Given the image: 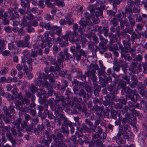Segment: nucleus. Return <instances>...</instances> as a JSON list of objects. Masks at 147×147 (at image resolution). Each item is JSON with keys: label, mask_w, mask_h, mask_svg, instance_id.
Segmentation results:
<instances>
[{"label": "nucleus", "mask_w": 147, "mask_h": 147, "mask_svg": "<svg viewBox=\"0 0 147 147\" xmlns=\"http://www.w3.org/2000/svg\"><path fill=\"white\" fill-rule=\"evenodd\" d=\"M66 34L69 37V40L71 42L75 44V46H71L70 48V51L73 54L74 58L77 61L80 60L82 56L86 58V52L81 49L80 42L79 41L78 38H75V37L76 36L73 35V32L68 31L66 32Z\"/></svg>", "instance_id": "obj_1"}, {"label": "nucleus", "mask_w": 147, "mask_h": 147, "mask_svg": "<svg viewBox=\"0 0 147 147\" xmlns=\"http://www.w3.org/2000/svg\"><path fill=\"white\" fill-rule=\"evenodd\" d=\"M56 100L54 104L50 106V108L52 111H55V113H57L56 114V117L59 116L58 110H61L62 108L64 109L66 105L64 96L62 95L58 96L57 93H55Z\"/></svg>", "instance_id": "obj_2"}, {"label": "nucleus", "mask_w": 147, "mask_h": 147, "mask_svg": "<svg viewBox=\"0 0 147 147\" xmlns=\"http://www.w3.org/2000/svg\"><path fill=\"white\" fill-rule=\"evenodd\" d=\"M30 100L22 95L18 99L14 101L16 108L22 112H27L28 110L30 105Z\"/></svg>", "instance_id": "obj_3"}, {"label": "nucleus", "mask_w": 147, "mask_h": 147, "mask_svg": "<svg viewBox=\"0 0 147 147\" xmlns=\"http://www.w3.org/2000/svg\"><path fill=\"white\" fill-rule=\"evenodd\" d=\"M55 122L57 123V125L60 126L62 123V121L63 122L61 125V132H62L67 136L69 133L68 127L66 125L70 121L68 120L67 118L63 114H60L59 117H56L54 119Z\"/></svg>", "instance_id": "obj_4"}, {"label": "nucleus", "mask_w": 147, "mask_h": 147, "mask_svg": "<svg viewBox=\"0 0 147 147\" xmlns=\"http://www.w3.org/2000/svg\"><path fill=\"white\" fill-rule=\"evenodd\" d=\"M5 16H8L11 20H13V25L17 26L19 23L20 20L18 18L19 15L18 12L15 11L13 9H9L7 12H5Z\"/></svg>", "instance_id": "obj_5"}, {"label": "nucleus", "mask_w": 147, "mask_h": 147, "mask_svg": "<svg viewBox=\"0 0 147 147\" xmlns=\"http://www.w3.org/2000/svg\"><path fill=\"white\" fill-rule=\"evenodd\" d=\"M105 6L103 5L101 6V7L96 8L93 14H92L91 18H92V22L94 24H96L98 22L99 20L98 17L100 16L102 17L103 15L102 11L105 9ZM91 22H92L91 21Z\"/></svg>", "instance_id": "obj_6"}, {"label": "nucleus", "mask_w": 147, "mask_h": 147, "mask_svg": "<svg viewBox=\"0 0 147 147\" xmlns=\"http://www.w3.org/2000/svg\"><path fill=\"white\" fill-rule=\"evenodd\" d=\"M124 29L123 32L125 33H129L131 35V40L132 42H134L136 38L139 39L141 38V34L140 32H137L138 34L133 31V29L126 28Z\"/></svg>", "instance_id": "obj_7"}, {"label": "nucleus", "mask_w": 147, "mask_h": 147, "mask_svg": "<svg viewBox=\"0 0 147 147\" xmlns=\"http://www.w3.org/2000/svg\"><path fill=\"white\" fill-rule=\"evenodd\" d=\"M61 132V130L60 131L58 132L55 134H52V137L55 143L57 144V145H61L65 144L62 140L64 138V136Z\"/></svg>", "instance_id": "obj_8"}, {"label": "nucleus", "mask_w": 147, "mask_h": 147, "mask_svg": "<svg viewBox=\"0 0 147 147\" xmlns=\"http://www.w3.org/2000/svg\"><path fill=\"white\" fill-rule=\"evenodd\" d=\"M119 22V20L115 17L110 21V24L111 25H112L110 28V30L112 32H117L118 33L120 31V27L119 26H117Z\"/></svg>", "instance_id": "obj_9"}, {"label": "nucleus", "mask_w": 147, "mask_h": 147, "mask_svg": "<svg viewBox=\"0 0 147 147\" xmlns=\"http://www.w3.org/2000/svg\"><path fill=\"white\" fill-rule=\"evenodd\" d=\"M124 12L121 10L119 11L118 13L115 16V18L119 20L120 22V25L121 27L122 28H124L125 26H128L129 25V23L127 20L125 19L123 20L121 18L122 14H124Z\"/></svg>", "instance_id": "obj_10"}, {"label": "nucleus", "mask_w": 147, "mask_h": 147, "mask_svg": "<svg viewBox=\"0 0 147 147\" xmlns=\"http://www.w3.org/2000/svg\"><path fill=\"white\" fill-rule=\"evenodd\" d=\"M138 94L131 93L129 94H126L125 97L127 98V104L128 106H132V104L133 103H136L137 100V97Z\"/></svg>", "instance_id": "obj_11"}, {"label": "nucleus", "mask_w": 147, "mask_h": 147, "mask_svg": "<svg viewBox=\"0 0 147 147\" xmlns=\"http://www.w3.org/2000/svg\"><path fill=\"white\" fill-rule=\"evenodd\" d=\"M11 132L12 135L15 137H21L22 136L23 134L21 131H23V129L22 128H19L13 126L11 127Z\"/></svg>", "instance_id": "obj_12"}, {"label": "nucleus", "mask_w": 147, "mask_h": 147, "mask_svg": "<svg viewBox=\"0 0 147 147\" xmlns=\"http://www.w3.org/2000/svg\"><path fill=\"white\" fill-rule=\"evenodd\" d=\"M92 129L93 132H95V134H93L92 135V139L93 140L91 141H93V143L94 142V136H95V137L96 138H98V137L100 138L99 135L101 134L102 132V129L99 126H97L94 125L92 126Z\"/></svg>", "instance_id": "obj_13"}, {"label": "nucleus", "mask_w": 147, "mask_h": 147, "mask_svg": "<svg viewBox=\"0 0 147 147\" xmlns=\"http://www.w3.org/2000/svg\"><path fill=\"white\" fill-rule=\"evenodd\" d=\"M99 79V83L102 87H105L106 85L109 83L111 84L112 82L111 77L110 76L105 78L100 77Z\"/></svg>", "instance_id": "obj_14"}, {"label": "nucleus", "mask_w": 147, "mask_h": 147, "mask_svg": "<svg viewBox=\"0 0 147 147\" xmlns=\"http://www.w3.org/2000/svg\"><path fill=\"white\" fill-rule=\"evenodd\" d=\"M2 110L5 114L8 115H13L16 113L14 107L13 105H10L8 107L4 106L3 107Z\"/></svg>", "instance_id": "obj_15"}, {"label": "nucleus", "mask_w": 147, "mask_h": 147, "mask_svg": "<svg viewBox=\"0 0 147 147\" xmlns=\"http://www.w3.org/2000/svg\"><path fill=\"white\" fill-rule=\"evenodd\" d=\"M94 142L93 141L90 142V144L94 147H104L102 142V139L100 138L99 137L96 138L95 136H94Z\"/></svg>", "instance_id": "obj_16"}, {"label": "nucleus", "mask_w": 147, "mask_h": 147, "mask_svg": "<svg viewBox=\"0 0 147 147\" xmlns=\"http://www.w3.org/2000/svg\"><path fill=\"white\" fill-rule=\"evenodd\" d=\"M88 71H86L85 74H86L87 77L90 78L91 80H92L93 84L96 83L97 81V77L95 76V73L96 71L95 70L92 71V70H90L88 69Z\"/></svg>", "instance_id": "obj_17"}, {"label": "nucleus", "mask_w": 147, "mask_h": 147, "mask_svg": "<svg viewBox=\"0 0 147 147\" xmlns=\"http://www.w3.org/2000/svg\"><path fill=\"white\" fill-rule=\"evenodd\" d=\"M125 117H121L120 119V121L122 123L123 125L125 124L129 121H130V120L131 119L132 121L131 123L132 124L135 125L136 124L137 121L136 120V118L135 117H134V118L132 119H131V117H130V116H125Z\"/></svg>", "instance_id": "obj_18"}, {"label": "nucleus", "mask_w": 147, "mask_h": 147, "mask_svg": "<svg viewBox=\"0 0 147 147\" xmlns=\"http://www.w3.org/2000/svg\"><path fill=\"white\" fill-rule=\"evenodd\" d=\"M90 119L92 120L95 121L94 125L98 126L102 121L103 118L102 115H99V116L93 115L91 116Z\"/></svg>", "instance_id": "obj_19"}, {"label": "nucleus", "mask_w": 147, "mask_h": 147, "mask_svg": "<svg viewBox=\"0 0 147 147\" xmlns=\"http://www.w3.org/2000/svg\"><path fill=\"white\" fill-rule=\"evenodd\" d=\"M45 127L43 124L38 125L34 129L33 132L37 136H40L42 134V131L44 130Z\"/></svg>", "instance_id": "obj_20"}, {"label": "nucleus", "mask_w": 147, "mask_h": 147, "mask_svg": "<svg viewBox=\"0 0 147 147\" xmlns=\"http://www.w3.org/2000/svg\"><path fill=\"white\" fill-rule=\"evenodd\" d=\"M131 83L129 84L130 87L134 88H135L138 83V81L137 76L135 75H133L131 76Z\"/></svg>", "instance_id": "obj_21"}, {"label": "nucleus", "mask_w": 147, "mask_h": 147, "mask_svg": "<svg viewBox=\"0 0 147 147\" xmlns=\"http://www.w3.org/2000/svg\"><path fill=\"white\" fill-rule=\"evenodd\" d=\"M42 88L39 89L40 90L42 91L41 93L42 94H46V90L50 89L51 88V86H50V83H49L46 80H45L42 83Z\"/></svg>", "instance_id": "obj_22"}, {"label": "nucleus", "mask_w": 147, "mask_h": 147, "mask_svg": "<svg viewBox=\"0 0 147 147\" xmlns=\"http://www.w3.org/2000/svg\"><path fill=\"white\" fill-rule=\"evenodd\" d=\"M136 4V2L132 0H128L127 2V5L125 8V13L126 14L131 8L135 6Z\"/></svg>", "instance_id": "obj_23"}, {"label": "nucleus", "mask_w": 147, "mask_h": 147, "mask_svg": "<svg viewBox=\"0 0 147 147\" xmlns=\"http://www.w3.org/2000/svg\"><path fill=\"white\" fill-rule=\"evenodd\" d=\"M89 21H87L84 18H82L79 22V24L80 26L82 28H84L86 27L87 28V30H90V26L89 25Z\"/></svg>", "instance_id": "obj_24"}, {"label": "nucleus", "mask_w": 147, "mask_h": 147, "mask_svg": "<svg viewBox=\"0 0 147 147\" xmlns=\"http://www.w3.org/2000/svg\"><path fill=\"white\" fill-rule=\"evenodd\" d=\"M65 59V57L62 51L59 53L57 56V60L55 62L61 65Z\"/></svg>", "instance_id": "obj_25"}, {"label": "nucleus", "mask_w": 147, "mask_h": 147, "mask_svg": "<svg viewBox=\"0 0 147 147\" xmlns=\"http://www.w3.org/2000/svg\"><path fill=\"white\" fill-rule=\"evenodd\" d=\"M132 109V108L131 109L129 106L128 105H125L124 107L123 108V109L121 111V112L122 114L124 115L125 116H130V112L131 111H133Z\"/></svg>", "instance_id": "obj_26"}, {"label": "nucleus", "mask_w": 147, "mask_h": 147, "mask_svg": "<svg viewBox=\"0 0 147 147\" xmlns=\"http://www.w3.org/2000/svg\"><path fill=\"white\" fill-rule=\"evenodd\" d=\"M127 14V17L128 18L129 20V25L128 26H129V24L130 25V26L131 28L133 29V27L135 26V21L134 19L133 18L134 16L133 15H131L129 14Z\"/></svg>", "instance_id": "obj_27"}, {"label": "nucleus", "mask_w": 147, "mask_h": 147, "mask_svg": "<svg viewBox=\"0 0 147 147\" xmlns=\"http://www.w3.org/2000/svg\"><path fill=\"white\" fill-rule=\"evenodd\" d=\"M111 96L109 94H108L105 97V101L103 102V104L105 106H107L108 105L109 106L113 105V102L111 99Z\"/></svg>", "instance_id": "obj_28"}, {"label": "nucleus", "mask_w": 147, "mask_h": 147, "mask_svg": "<svg viewBox=\"0 0 147 147\" xmlns=\"http://www.w3.org/2000/svg\"><path fill=\"white\" fill-rule=\"evenodd\" d=\"M94 42H89L88 43V49L92 51L93 54L92 55L94 57H95L96 56V49L94 50Z\"/></svg>", "instance_id": "obj_29"}, {"label": "nucleus", "mask_w": 147, "mask_h": 147, "mask_svg": "<svg viewBox=\"0 0 147 147\" xmlns=\"http://www.w3.org/2000/svg\"><path fill=\"white\" fill-rule=\"evenodd\" d=\"M12 117V115H8L4 114L3 119L5 124H9L11 123Z\"/></svg>", "instance_id": "obj_30"}, {"label": "nucleus", "mask_w": 147, "mask_h": 147, "mask_svg": "<svg viewBox=\"0 0 147 147\" xmlns=\"http://www.w3.org/2000/svg\"><path fill=\"white\" fill-rule=\"evenodd\" d=\"M78 129L80 132L83 133L89 132L91 130L90 128L84 123L82 124L81 127L80 128H78Z\"/></svg>", "instance_id": "obj_31"}, {"label": "nucleus", "mask_w": 147, "mask_h": 147, "mask_svg": "<svg viewBox=\"0 0 147 147\" xmlns=\"http://www.w3.org/2000/svg\"><path fill=\"white\" fill-rule=\"evenodd\" d=\"M92 109L95 111V113L96 116H99V115H102V112L104 110V108L103 107H99L96 106L95 107H93Z\"/></svg>", "instance_id": "obj_32"}, {"label": "nucleus", "mask_w": 147, "mask_h": 147, "mask_svg": "<svg viewBox=\"0 0 147 147\" xmlns=\"http://www.w3.org/2000/svg\"><path fill=\"white\" fill-rule=\"evenodd\" d=\"M122 90L127 94H131V93L135 94L136 92V89L132 90L129 87H125Z\"/></svg>", "instance_id": "obj_33"}, {"label": "nucleus", "mask_w": 147, "mask_h": 147, "mask_svg": "<svg viewBox=\"0 0 147 147\" xmlns=\"http://www.w3.org/2000/svg\"><path fill=\"white\" fill-rule=\"evenodd\" d=\"M55 66H51L50 67V71L51 72H55L56 71H58L60 69V67H61V65L55 62Z\"/></svg>", "instance_id": "obj_34"}, {"label": "nucleus", "mask_w": 147, "mask_h": 147, "mask_svg": "<svg viewBox=\"0 0 147 147\" xmlns=\"http://www.w3.org/2000/svg\"><path fill=\"white\" fill-rule=\"evenodd\" d=\"M39 142L42 144H43L42 146L43 147H49V143L48 142V140H47L45 137H41L40 138L39 140Z\"/></svg>", "instance_id": "obj_35"}, {"label": "nucleus", "mask_w": 147, "mask_h": 147, "mask_svg": "<svg viewBox=\"0 0 147 147\" xmlns=\"http://www.w3.org/2000/svg\"><path fill=\"white\" fill-rule=\"evenodd\" d=\"M57 41L58 42L60 47H65L68 45V42L67 41H65L61 38H58Z\"/></svg>", "instance_id": "obj_36"}, {"label": "nucleus", "mask_w": 147, "mask_h": 147, "mask_svg": "<svg viewBox=\"0 0 147 147\" xmlns=\"http://www.w3.org/2000/svg\"><path fill=\"white\" fill-rule=\"evenodd\" d=\"M18 90L17 89L16 87H15L13 88V89L12 90L11 92L15 96V97L16 98L19 99L22 95V93L20 92L18 93Z\"/></svg>", "instance_id": "obj_37"}, {"label": "nucleus", "mask_w": 147, "mask_h": 147, "mask_svg": "<svg viewBox=\"0 0 147 147\" xmlns=\"http://www.w3.org/2000/svg\"><path fill=\"white\" fill-rule=\"evenodd\" d=\"M107 88L108 90L109 91L111 94H117V90L116 89L115 86L111 85L108 86Z\"/></svg>", "instance_id": "obj_38"}, {"label": "nucleus", "mask_w": 147, "mask_h": 147, "mask_svg": "<svg viewBox=\"0 0 147 147\" xmlns=\"http://www.w3.org/2000/svg\"><path fill=\"white\" fill-rule=\"evenodd\" d=\"M29 89L32 94H34L38 91V88L33 84H29L28 86Z\"/></svg>", "instance_id": "obj_39"}, {"label": "nucleus", "mask_w": 147, "mask_h": 147, "mask_svg": "<svg viewBox=\"0 0 147 147\" xmlns=\"http://www.w3.org/2000/svg\"><path fill=\"white\" fill-rule=\"evenodd\" d=\"M78 94L80 96H82L84 99L88 98H89V95L88 93L86 94L84 90L82 89H81Z\"/></svg>", "instance_id": "obj_40"}, {"label": "nucleus", "mask_w": 147, "mask_h": 147, "mask_svg": "<svg viewBox=\"0 0 147 147\" xmlns=\"http://www.w3.org/2000/svg\"><path fill=\"white\" fill-rule=\"evenodd\" d=\"M52 30L54 33H55L57 35H59L61 32V28L57 26H53L52 27Z\"/></svg>", "instance_id": "obj_41"}, {"label": "nucleus", "mask_w": 147, "mask_h": 147, "mask_svg": "<svg viewBox=\"0 0 147 147\" xmlns=\"http://www.w3.org/2000/svg\"><path fill=\"white\" fill-rule=\"evenodd\" d=\"M25 95L26 96L25 97L27 98H29L31 97V100H35L36 97L35 95L34 94H31L30 91H26Z\"/></svg>", "instance_id": "obj_42"}, {"label": "nucleus", "mask_w": 147, "mask_h": 147, "mask_svg": "<svg viewBox=\"0 0 147 147\" xmlns=\"http://www.w3.org/2000/svg\"><path fill=\"white\" fill-rule=\"evenodd\" d=\"M110 31L111 32L109 34V33L108 36L109 37L115 38L116 36L119 37L121 35L120 31H119L118 33H117L116 32H112L111 30Z\"/></svg>", "instance_id": "obj_43"}, {"label": "nucleus", "mask_w": 147, "mask_h": 147, "mask_svg": "<svg viewBox=\"0 0 147 147\" xmlns=\"http://www.w3.org/2000/svg\"><path fill=\"white\" fill-rule=\"evenodd\" d=\"M44 36L45 38V41L48 43H51L52 38L50 37H52V36L51 34L48 33H45L44 34Z\"/></svg>", "instance_id": "obj_44"}, {"label": "nucleus", "mask_w": 147, "mask_h": 147, "mask_svg": "<svg viewBox=\"0 0 147 147\" xmlns=\"http://www.w3.org/2000/svg\"><path fill=\"white\" fill-rule=\"evenodd\" d=\"M71 14H69L65 16L66 22L69 25H71L74 22L72 19L71 18Z\"/></svg>", "instance_id": "obj_45"}, {"label": "nucleus", "mask_w": 147, "mask_h": 147, "mask_svg": "<svg viewBox=\"0 0 147 147\" xmlns=\"http://www.w3.org/2000/svg\"><path fill=\"white\" fill-rule=\"evenodd\" d=\"M40 25L42 28H45L47 30H52V27L50 25L49 23H48L46 24L45 23L41 22L40 24Z\"/></svg>", "instance_id": "obj_46"}, {"label": "nucleus", "mask_w": 147, "mask_h": 147, "mask_svg": "<svg viewBox=\"0 0 147 147\" xmlns=\"http://www.w3.org/2000/svg\"><path fill=\"white\" fill-rule=\"evenodd\" d=\"M126 84H127L125 81L122 80H120L118 83L117 86L119 89L122 88L123 89L125 87Z\"/></svg>", "instance_id": "obj_47"}, {"label": "nucleus", "mask_w": 147, "mask_h": 147, "mask_svg": "<svg viewBox=\"0 0 147 147\" xmlns=\"http://www.w3.org/2000/svg\"><path fill=\"white\" fill-rule=\"evenodd\" d=\"M52 43H48L44 40L41 44V47L42 48H46L47 47H50L52 46Z\"/></svg>", "instance_id": "obj_48"}, {"label": "nucleus", "mask_w": 147, "mask_h": 147, "mask_svg": "<svg viewBox=\"0 0 147 147\" xmlns=\"http://www.w3.org/2000/svg\"><path fill=\"white\" fill-rule=\"evenodd\" d=\"M46 94L45 97L46 98H48L49 96H52L54 91L52 88L50 89L46 90Z\"/></svg>", "instance_id": "obj_49"}, {"label": "nucleus", "mask_w": 147, "mask_h": 147, "mask_svg": "<svg viewBox=\"0 0 147 147\" xmlns=\"http://www.w3.org/2000/svg\"><path fill=\"white\" fill-rule=\"evenodd\" d=\"M136 54H133L132 55V57L134 58V59L137 61H138L141 62L143 59V57L142 55L140 54H138L136 55L135 58L134 56Z\"/></svg>", "instance_id": "obj_50"}, {"label": "nucleus", "mask_w": 147, "mask_h": 147, "mask_svg": "<svg viewBox=\"0 0 147 147\" xmlns=\"http://www.w3.org/2000/svg\"><path fill=\"white\" fill-rule=\"evenodd\" d=\"M105 69H101L99 68L98 69L97 73L98 75L100 77L102 76L104 77L106 76V72Z\"/></svg>", "instance_id": "obj_51"}, {"label": "nucleus", "mask_w": 147, "mask_h": 147, "mask_svg": "<svg viewBox=\"0 0 147 147\" xmlns=\"http://www.w3.org/2000/svg\"><path fill=\"white\" fill-rule=\"evenodd\" d=\"M21 119L20 118H19L15 120L13 122L12 124L16 127L21 128L20 126V125L21 123Z\"/></svg>", "instance_id": "obj_52"}, {"label": "nucleus", "mask_w": 147, "mask_h": 147, "mask_svg": "<svg viewBox=\"0 0 147 147\" xmlns=\"http://www.w3.org/2000/svg\"><path fill=\"white\" fill-rule=\"evenodd\" d=\"M98 66L97 64L96 63H91L90 65L88 66V69L92 70V71L95 70V71H96V70H98Z\"/></svg>", "instance_id": "obj_53"}, {"label": "nucleus", "mask_w": 147, "mask_h": 147, "mask_svg": "<svg viewBox=\"0 0 147 147\" xmlns=\"http://www.w3.org/2000/svg\"><path fill=\"white\" fill-rule=\"evenodd\" d=\"M66 105L67 107H70L72 108L76 107L77 106V105L75 103L74 101L70 100H68L67 103H66Z\"/></svg>", "instance_id": "obj_54"}, {"label": "nucleus", "mask_w": 147, "mask_h": 147, "mask_svg": "<svg viewBox=\"0 0 147 147\" xmlns=\"http://www.w3.org/2000/svg\"><path fill=\"white\" fill-rule=\"evenodd\" d=\"M140 12V9L137 7H136L135 6L133 8H131L130 10L128 12L127 14H129L131 15H133V13H137Z\"/></svg>", "instance_id": "obj_55"}, {"label": "nucleus", "mask_w": 147, "mask_h": 147, "mask_svg": "<svg viewBox=\"0 0 147 147\" xmlns=\"http://www.w3.org/2000/svg\"><path fill=\"white\" fill-rule=\"evenodd\" d=\"M45 111L46 112V114L48 115V117L50 120L53 119H54L56 117L51 112L49 111L47 109H45Z\"/></svg>", "instance_id": "obj_56"}, {"label": "nucleus", "mask_w": 147, "mask_h": 147, "mask_svg": "<svg viewBox=\"0 0 147 147\" xmlns=\"http://www.w3.org/2000/svg\"><path fill=\"white\" fill-rule=\"evenodd\" d=\"M122 78L125 81V82H126L127 84H130V76H127L126 74H124L122 75Z\"/></svg>", "instance_id": "obj_57"}, {"label": "nucleus", "mask_w": 147, "mask_h": 147, "mask_svg": "<svg viewBox=\"0 0 147 147\" xmlns=\"http://www.w3.org/2000/svg\"><path fill=\"white\" fill-rule=\"evenodd\" d=\"M66 126L68 127V126H69L70 128V131L71 134H73L75 130V128L74 127V125H72V123L70 121L68 124L66 125Z\"/></svg>", "instance_id": "obj_58"}, {"label": "nucleus", "mask_w": 147, "mask_h": 147, "mask_svg": "<svg viewBox=\"0 0 147 147\" xmlns=\"http://www.w3.org/2000/svg\"><path fill=\"white\" fill-rule=\"evenodd\" d=\"M121 135L118 136L117 134V136L115 138L116 139L117 142L118 144H123L124 142L123 141V140L122 138L121 137Z\"/></svg>", "instance_id": "obj_59"}, {"label": "nucleus", "mask_w": 147, "mask_h": 147, "mask_svg": "<svg viewBox=\"0 0 147 147\" xmlns=\"http://www.w3.org/2000/svg\"><path fill=\"white\" fill-rule=\"evenodd\" d=\"M129 48L124 47L120 50L121 56L127 54V53L129 51Z\"/></svg>", "instance_id": "obj_60"}, {"label": "nucleus", "mask_w": 147, "mask_h": 147, "mask_svg": "<svg viewBox=\"0 0 147 147\" xmlns=\"http://www.w3.org/2000/svg\"><path fill=\"white\" fill-rule=\"evenodd\" d=\"M22 1L21 3V5L22 7V8L26 9H27L28 10L30 7V5L28 3H25V2Z\"/></svg>", "instance_id": "obj_61"}, {"label": "nucleus", "mask_w": 147, "mask_h": 147, "mask_svg": "<svg viewBox=\"0 0 147 147\" xmlns=\"http://www.w3.org/2000/svg\"><path fill=\"white\" fill-rule=\"evenodd\" d=\"M114 62L116 63L120 67H121L122 68L125 65V64H124V62L121 60H120L117 61V59H114Z\"/></svg>", "instance_id": "obj_62"}, {"label": "nucleus", "mask_w": 147, "mask_h": 147, "mask_svg": "<svg viewBox=\"0 0 147 147\" xmlns=\"http://www.w3.org/2000/svg\"><path fill=\"white\" fill-rule=\"evenodd\" d=\"M96 7V5L95 4L92 5H90L88 7V9L90 11L91 14H93Z\"/></svg>", "instance_id": "obj_63"}, {"label": "nucleus", "mask_w": 147, "mask_h": 147, "mask_svg": "<svg viewBox=\"0 0 147 147\" xmlns=\"http://www.w3.org/2000/svg\"><path fill=\"white\" fill-rule=\"evenodd\" d=\"M117 115V111L114 110L111 111V115L112 118L114 119H116Z\"/></svg>", "instance_id": "obj_64"}]
</instances>
